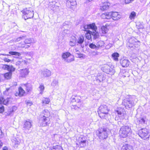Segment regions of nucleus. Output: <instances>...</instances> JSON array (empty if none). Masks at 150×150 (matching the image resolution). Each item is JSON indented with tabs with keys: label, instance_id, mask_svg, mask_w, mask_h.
<instances>
[{
	"label": "nucleus",
	"instance_id": "57",
	"mask_svg": "<svg viewBox=\"0 0 150 150\" xmlns=\"http://www.w3.org/2000/svg\"><path fill=\"white\" fill-rule=\"evenodd\" d=\"M17 109V107L16 106H13L12 108V112H15Z\"/></svg>",
	"mask_w": 150,
	"mask_h": 150
},
{
	"label": "nucleus",
	"instance_id": "34",
	"mask_svg": "<svg viewBox=\"0 0 150 150\" xmlns=\"http://www.w3.org/2000/svg\"><path fill=\"white\" fill-rule=\"evenodd\" d=\"M50 101V99L48 98H44L42 100V103L43 104H48Z\"/></svg>",
	"mask_w": 150,
	"mask_h": 150
},
{
	"label": "nucleus",
	"instance_id": "44",
	"mask_svg": "<svg viewBox=\"0 0 150 150\" xmlns=\"http://www.w3.org/2000/svg\"><path fill=\"white\" fill-rule=\"evenodd\" d=\"M74 60V56L72 57L69 58L67 59L66 62L67 63H69Z\"/></svg>",
	"mask_w": 150,
	"mask_h": 150
},
{
	"label": "nucleus",
	"instance_id": "46",
	"mask_svg": "<svg viewBox=\"0 0 150 150\" xmlns=\"http://www.w3.org/2000/svg\"><path fill=\"white\" fill-rule=\"evenodd\" d=\"M70 41L73 42L75 43H76V38L74 36H72L71 37Z\"/></svg>",
	"mask_w": 150,
	"mask_h": 150
},
{
	"label": "nucleus",
	"instance_id": "22",
	"mask_svg": "<svg viewBox=\"0 0 150 150\" xmlns=\"http://www.w3.org/2000/svg\"><path fill=\"white\" fill-rule=\"evenodd\" d=\"M147 121V119L146 117H142L139 118L137 119V122H138L139 124L142 125L145 124L146 122Z\"/></svg>",
	"mask_w": 150,
	"mask_h": 150
},
{
	"label": "nucleus",
	"instance_id": "4",
	"mask_svg": "<svg viewBox=\"0 0 150 150\" xmlns=\"http://www.w3.org/2000/svg\"><path fill=\"white\" fill-rule=\"evenodd\" d=\"M131 132V128L129 126H125L122 127L119 133L121 137L125 138L130 135Z\"/></svg>",
	"mask_w": 150,
	"mask_h": 150
},
{
	"label": "nucleus",
	"instance_id": "6",
	"mask_svg": "<svg viewBox=\"0 0 150 150\" xmlns=\"http://www.w3.org/2000/svg\"><path fill=\"white\" fill-rule=\"evenodd\" d=\"M149 130L146 128L141 129L138 131L139 135L144 140H148L149 139Z\"/></svg>",
	"mask_w": 150,
	"mask_h": 150
},
{
	"label": "nucleus",
	"instance_id": "56",
	"mask_svg": "<svg viewBox=\"0 0 150 150\" xmlns=\"http://www.w3.org/2000/svg\"><path fill=\"white\" fill-rule=\"evenodd\" d=\"M75 97H72L71 98V101L72 102H75Z\"/></svg>",
	"mask_w": 150,
	"mask_h": 150
},
{
	"label": "nucleus",
	"instance_id": "7",
	"mask_svg": "<svg viewBox=\"0 0 150 150\" xmlns=\"http://www.w3.org/2000/svg\"><path fill=\"white\" fill-rule=\"evenodd\" d=\"M97 28L95 23H92L89 24H83L81 26V29L82 30L87 31V29H90L95 30Z\"/></svg>",
	"mask_w": 150,
	"mask_h": 150
},
{
	"label": "nucleus",
	"instance_id": "11",
	"mask_svg": "<svg viewBox=\"0 0 150 150\" xmlns=\"http://www.w3.org/2000/svg\"><path fill=\"white\" fill-rule=\"evenodd\" d=\"M13 99L11 98H7L4 99L3 97L0 98V104L8 105L12 103Z\"/></svg>",
	"mask_w": 150,
	"mask_h": 150
},
{
	"label": "nucleus",
	"instance_id": "50",
	"mask_svg": "<svg viewBox=\"0 0 150 150\" xmlns=\"http://www.w3.org/2000/svg\"><path fill=\"white\" fill-rule=\"evenodd\" d=\"M4 111V107L3 105L0 106V112H3Z\"/></svg>",
	"mask_w": 150,
	"mask_h": 150
},
{
	"label": "nucleus",
	"instance_id": "59",
	"mask_svg": "<svg viewBox=\"0 0 150 150\" xmlns=\"http://www.w3.org/2000/svg\"><path fill=\"white\" fill-rule=\"evenodd\" d=\"M27 104L28 105L30 106L32 104V103L31 101H29L27 102Z\"/></svg>",
	"mask_w": 150,
	"mask_h": 150
},
{
	"label": "nucleus",
	"instance_id": "52",
	"mask_svg": "<svg viewBox=\"0 0 150 150\" xmlns=\"http://www.w3.org/2000/svg\"><path fill=\"white\" fill-rule=\"evenodd\" d=\"M71 108L72 109L78 110L79 108V107L76 105H72Z\"/></svg>",
	"mask_w": 150,
	"mask_h": 150
},
{
	"label": "nucleus",
	"instance_id": "62",
	"mask_svg": "<svg viewBox=\"0 0 150 150\" xmlns=\"http://www.w3.org/2000/svg\"><path fill=\"white\" fill-rule=\"evenodd\" d=\"M75 52H76V54H79V53H80L79 51L78 50H77L76 49H75Z\"/></svg>",
	"mask_w": 150,
	"mask_h": 150
},
{
	"label": "nucleus",
	"instance_id": "32",
	"mask_svg": "<svg viewBox=\"0 0 150 150\" xmlns=\"http://www.w3.org/2000/svg\"><path fill=\"white\" fill-rule=\"evenodd\" d=\"M9 54L11 55L17 56H20L21 55V54L20 53L14 51H10L9 52Z\"/></svg>",
	"mask_w": 150,
	"mask_h": 150
},
{
	"label": "nucleus",
	"instance_id": "49",
	"mask_svg": "<svg viewBox=\"0 0 150 150\" xmlns=\"http://www.w3.org/2000/svg\"><path fill=\"white\" fill-rule=\"evenodd\" d=\"M76 43L74 42H73L72 41H69V45L71 46H74L76 44Z\"/></svg>",
	"mask_w": 150,
	"mask_h": 150
},
{
	"label": "nucleus",
	"instance_id": "27",
	"mask_svg": "<svg viewBox=\"0 0 150 150\" xmlns=\"http://www.w3.org/2000/svg\"><path fill=\"white\" fill-rule=\"evenodd\" d=\"M23 88L22 87H20L18 88V93H19V94L20 97L22 96L25 93V91Z\"/></svg>",
	"mask_w": 150,
	"mask_h": 150
},
{
	"label": "nucleus",
	"instance_id": "21",
	"mask_svg": "<svg viewBox=\"0 0 150 150\" xmlns=\"http://www.w3.org/2000/svg\"><path fill=\"white\" fill-rule=\"evenodd\" d=\"M121 150H133V147L128 144H126L123 146Z\"/></svg>",
	"mask_w": 150,
	"mask_h": 150
},
{
	"label": "nucleus",
	"instance_id": "40",
	"mask_svg": "<svg viewBox=\"0 0 150 150\" xmlns=\"http://www.w3.org/2000/svg\"><path fill=\"white\" fill-rule=\"evenodd\" d=\"M24 38V36H22V37H20L17 38H14L13 40L15 42H18L21 40H23Z\"/></svg>",
	"mask_w": 150,
	"mask_h": 150
},
{
	"label": "nucleus",
	"instance_id": "18",
	"mask_svg": "<svg viewBox=\"0 0 150 150\" xmlns=\"http://www.w3.org/2000/svg\"><path fill=\"white\" fill-rule=\"evenodd\" d=\"M103 68L104 72L108 74L112 72H113V69L108 64L105 65Z\"/></svg>",
	"mask_w": 150,
	"mask_h": 150
},
{
	"label": "nucleus",
	"instance_id": "45",
	"mask_svg": "<svg viewBox=\"0 0 150 150\" xmlns=\"http://www.w3.org/2000/svg\"><path fill=\"white\" fill-rule=\"evenodd\" d=\"M89 46L90 48L92 49H97L96 45L93 43L90 44L89 45Z\"/></svg>",
	"mask_w": 150,
	"mask_h": 150
},
{
	"label": "nucleus",
	"instance_id": "5",
	"mask_svg": "<svg viewBox=\"0 0 150 150\" xmlns=\"http://www.w3.org/2000/svg\"><path fill=\"white\" fill-rule=\"evenodd\" d=\"M23 14V17L26 20L31 18L33 17V10L32 8H26L22 11Z\"/></svg>",
	"mask_w": 150,
	"mask_h": 150
},
{
	"label": "nucleus",
	"instance_id": "54",
	"mask_svg": "<svg viewBox=\"0 0 150 150\" xmlns=\"http://www.w3.org/2000/svg\"><path fill=\"white\" fill-rule=\"evenodd\" d=\"M96 30L97 29L95 30H94V31L93 32L91 31V35H92L93 36H94L96 34V33H97L96 32Z\"/></svg>",
	"mask_w": 150,
	"mask_h": 150
},
{
	"label": "nucleus",
	"instance_id": "61",
	"mask_svg": "<svg viewBox=\"0 0 150 150\" xmlns=\"http://www.w3.org/2000/svg\"><path fill=\"white\" fill-rule=\"evenodd\" d=\"M83 57V54L80 53H79L77 54V57L81 58Z\"/></svg>",
	"mask_w": 150,
	"mask_h": 150
},
{
	"label": "nucleus",
	"instance_id": "25",
	"mask_svg": "<svg viewBox=\"0 0 150 150\" xmlns=\"http://www.w3.org/2000/svg\"><path fill=\"white\" fill-rule=\"evenodd\" d=\"M51 150H63L62 147L59 145L53 146Z\"/></svg>",
	"mask_w": 150,
	"mask_h": 150
},
{
	"label": "nucleus",
	"instance_id": "36",
	"mask_svg": "<svg viewBox=\"0 0 150 150\" xmlns=\"http://www.w3.org/2000/svg\"><path fill=\"white\" fill-rule=\"evenodd\" d=\"M12 142L15 145L18 144L20 143L19 141L18 140V139L16 138H13L11 140Z\"/></svg>",
	"mask_w": 150,
	"mask_h": 150
},
{
	"label": "nucleus",
	"instance_id": "55",
	"mask_svg": "<svg viewBox=\"0 0 150 150\" xmlns=\"http://www.w3.org/2000/svg\"><path fill=\"white\" fill-rule=\"evenodd\" d=\"M84 140H86L85 139V138L83 137H80L79 138V140L80 142L82 141H84Z\"/></svg>",
	"mask_w": 150,
	"mask_h": 150
},
{
	"label": "nucleus",
	"instance_id": "2",
	"mask_svg": "<svg viewBox=\"0 0 150 150\" xmlns=\"http://www.w3.org/2000/svg\"><path fill=\"white\" fill-rule=\"evenodd\" d=\"M42 113L41 115L40 123V126H46L50 124V113Z\"/></svg>",
	"mask_w": 150,
	"mask_h": 150
},
{
	"label": "nucleus",
	"instance_id": "60",
	"mask_svg": "<svg viewBox=\"0 0 150 150\" xmlns=\"http://www.w3.org/2000/svg\"><path fill=\"white\" fill-rule=\"evenodd\" d=\"M3 136V133L1 130V128L0 127V138H1Z\"/></svg>",
	"mask_w": 150,
	"mask_h": 150
},
{
	"label": "nucleus",
	"instance_id": "20",
	"mask_svg": "<svg viewBox=\"0 0 150 150\" xmlns=\"http://www.w3.org/2000/svg\"><path fill=\"white\" fill-rule=\"evenodd\" d=\"M27 62L25 60L22 59L20 61H17L15 63L16 65L19 66V67H22L25 65H26Z\"/></svg>",
	"mask_w": 150,
	"mask_h": 150
},
{
	"label": "nucleus",
	"instance_id": "48",
	"mask_svg": "<svg viewBox=\"0 0 150 150\" xmlns=\"http://www.w3.org/2000/svg\"><path fill=\"white\" fill-rule=\"evenodd\" d=\"M3 60L5 62H10L11 61L10 59H8L6 57L4 58L3 59Z\"/></svg>",
	"mask_w": 150,
	"mask_h": 150
},
{
	"label": "nucleus",
	"instance_id": "53",
	"mask_svg": "<svg viewBox=\"0 0 150 150\" xmlns=\"http://www.w3.org/2000/svg\"><path fill=\"white\" fill-rule=\"evenodd\" d=\"M134 0H125V2L126 4H128L130 3H131Z\"/></svg>",
	"mask_w": 150,
	"mask_h": 150
},
{
	"label": "nucleus",
	"instance_id": "39",
	"mask_svg": "<svg viewBox=\"0 0 150 150\" xmlns=\"http://www.w3.org/2000/svg\"><path fill=\"white\" fill-rule=\"evenodd\" d=\"M86 140H84L80 142H79V145L81 147H83L86 145Z\"/></svg>",
	"mask_w": 150,
	"mask_h": 150
},
{
	"label": "nucleus",
	"instance_id": "29",
	"mask_svg": "<svg viewBox=\"0 0 150 150\" xmlns=\"http://www.w3.org/2000/svg\"><path fill=\"white\" fill-rule=\"evenodd\" d=\"M99 117L102 119L106 118L107 117L108 113H98Z\"/></svg>",
	"mask_w": 150,
	"mask_h": 150
},
{
	"label": "nucleus",
	"instance_id": "43",
	"mask_svg": "<svg viewBox=\"0 0 150 150\" xmlns=\"http://www.w3.org/2000/svg\"><path fill=\"white\" fill-rule=\"evenodd\" d=\"M106 19H109L111 18H112V12H110L106 13Z\"/></svg>",
	"mask_w": 150,
	"mask_h": 150
},
{
	"label": "nucleus",
	"instance_id": "8",
	"mask_svg": "<svg viewBox=\"0 0 150 150\" xmlns=\"http://www.w3.org/2000/svg\"><path fill=\"white\" fill-rule=\"evenodd\" d=\"M32 121L30 119H27L24 121L23 128L25 130H29L31 128Z\"/></svg>",
	"mask_w": 150,
	"mask_h": 150
},
{
	"label": "nucleus",
	"instance_id": "47",
	"mask_svg": "<svg viewBox=\"0 0 150 150\" xmlns=\"http://www.w3.org/2000/svg\"><path fill=\"white\" fill-rule=\"evenodd\" d=\"M75 102L77 103H79L80 102L81 97L79 96H75Z\"/></svg>",
	"mask_w": 150,
	"mask_h": 150
},
{
	"label": "nucleus",
	"instance_id": "17",
	"mask_svg": "<svg viewBox=\"0 0 150 150\" xmlns=\"http://www.w3.org/2000/svg\"><path fill=\"white\" fill-rule=\"evenodd\" d=\"M106 110L107 112L110 111V109H108V107L106 105H101L98 108V112H106Z\"/></svg>",
	"mask_w": 150,
	"mask_h": 150
},
{
	"label": "nucleus",
	"instance_id": "24",
	"mask_svg": "<svg viewBox=\"0 0 150 150\" xmlns=\"http://www.w3.org/2000/svg\"><path fill=\"white\" fill-rule=\"evenodd\" d=\"M14 71H9L8 72L5 73L4 74V77L6 79H10L12 75V72Z\"/></svg>",
	"mask_w": 150,
	"mask_h": 150
},
{
	"label": "nucleus",
	"instance_id": "63",
	"mask_svg": "<svg viewBox=\"0 0 150 150\" xmlns=\"http://www.w3.org/2000/svg\"><path fill=\"white\" fill-rule=\"evenodd\" d=\"M96 80L97 81H98L100 82L101 81H103V79H99L98 78L96 79Z\"/></svg>",
	"mask_w": 150,
	"mask_h": 150
},
{
	"label": "nucleus",
	"instance_id": "14",
	"mask_svg": "<svg viewBox=\"0 0 150 150\" xmlns=\"http://www.w3.org/2000/svg\"><path fill=\"white\" fill-rule=\"evenodd\" d=\"M22 87L25 89L27 92H30L32 89V85L30 83H27L22 85Z\"/></svg>",
	"mask_w": 150,
	"mask_h": 150
},
{
	"label": "nucleus",
	"instance_id": "51",
	"mask_svg": "<svg viewBox=\"0 0 150 150\" xmlns=\"http://www.w3.org/2000/svg\"><path fill=\"white\" fill-rule=\"evenodd\" d=\"M101 17L103 18L106 19V13L102 14L101 15Z\"/></svg>",
	"mask_w": 150,
	"mask_h": 150
},
{
	"label": "nucleus",
	"instance_id": "16",
	"mask_svg": "<svg viewBox=\"0 0 150 150\" xmlns=\"http://www.w3.org/2000/svg\"><path fill=\"white\" fill-rule=\"evenodd\" d=\"M112 12V18L114 20H117L121 18V15L118 12Z\"/></svg>",
	"mask_w": 150,
	"mask_h": 150
},
{
	"label": "nucleus",
	"instance_id": "28",
	"mask_svg": "<svg viewBox=\"0 0 150 150\" xmlns=\"http://www.w3.org/2000/svg\"><path fill=\"white\" fill-rule=\"evenodd\" d=\"M101 30L103 34H105L108 32V29L105 26H103L101 28Z\"/></svg>",
	"mask_w": 150,
	"mask_h": 150
},
{
	"label": "nucleus",
	"instance_id": "31",
	"mask_svg": "<svg viewBox=\"0 0 150 150\" xmlns=\"http://www.w3.org/2000/svg\"><path fill=\"white\" fill-rule=\"evenodd\" d=\"M86 37L88 40H90L91 39V31L88 30L87 31L85 35Z\"/></svg>",
	"mask_w": 150,
	"mask_h": 150
},
{
	"label": "nucleus",
	"instance_id": "19",
	"mask_svg": "<svg viewBox=\"0 0 150 150\" xmlns=\"http://www.w3.org/2000/svg\"><path fill=\"white\" fill-rule=\"evenodd\" d=\"M84 41V37L82 36H81L76 40V43L77 44V45H80L82 47H84V45H82V44L83 42Z\"/></svg>",
	"mask_w": 150,
	"mask_h": 150
},
{
	"label": "nucleus",
	"instance_id": "3",
	"mask_svg": "<svg viewBox=\"0 0 150 150\" xmlns=\"http://www.w3.org/2000/svg\"><path fill=\"white\" fill-rule=\"evenodd\" d=\"M108 133L107 128H99L96 132V135L101 140L106 139L108 137Z\"/></svg>",
	"mask_w": 150,
	"mask_h": 150
},
{
	"label": "nucleus",
	"instance_id": "1",
	"mask_svg": "<svg viewBox=\"0 0 150 150\" xmlns=\"http://www.w3.org/2000/svg\"><path fill=\"white\" fill-rule=\"evenodd\" d=\"M136 99L134 96H129L123 100V104L126 108H130L134 105Z\"/></svg>",
	"mask_w": 150,
	"mask_h": 150
},
{
	"label": "nucleus",
	"instance_id": "9",
	"mask_svg": "<svg viewBox=\"0 0 150 150\" xmlns=\"http://www.w3.org/2000/svg\"><path fill=\"white\" fill-rule=\"evenodd\" d=\"M0 68L8 71H15V68L11 65L2 64L0 66Z\"/></svg>",
	"mask_w": 150,
	"mask_h": 150
},
{
	"label": "nucleus",
	"instance_id": "35",
	"mask_svg": "<svg viewBox=\"0 0 150 150\" xmlns=\"http://www.w3.org/2000/svg\"><path fill=\"white\" fill-rule=\"evenodd\" d=\"M103 44V42L102 41H99L96 44L97 50L99 49L100 47H101Z\"/></svg>",
	"mask_w": 150,
	"mask_h": 150
},
{
	"label": "nucleus",
	"instance_id": "12",
	"mask_svg": "<svg viewBox=\"0 0 150 150\" xmlns=\"http://www.w3.org/2000/svg\"><path fill=\"white\" fill-rule=\"evenodd\" d=\"M102 3L103 4L100 6V9L102 11H105L108 9L110 5V3L105 0L102 1Z\"/></svg>",
	"mask_w": 150,
	"mask_h": 150
},
{
	"label": "nucleus",
	"instance_id": "33",
	"mask_svg": "<svg viewBox=\"0 0 150 150\" xmlns=\"http://www.w3.org/2000/svg\"><path fill=\"white\" fill-rule=\"evenodd\" d=\"M33 41V39L30 38L25 39L24 41V42L25 44H30Z\"/></svg>",
	"mask_w": 150,
	"mask_h": 150
},
{
	"label": "nucleus",
	"instance_id": "26",
	"mask_svg": "<svg viewBox=\"0 0 150 150\" xmlns=\"http://www.w3.org/2000/svg\"><path fill=\"white\" fill-rule=\"evenodd\" d=\"M112 57L113 59L115 61L118 60V57H119V54L117 52H115L112 54Z\"/></svg>",
	"mask_w": 150,
	"mask_h": 150
},
{
	"label": "nucleus",
	"instance_id": "42",
	"mask_svg": "<svg viewBox=\"0 0 150 150\" xmlns=\"http://www.w3.org/2000/svg\"><path fill=\"white\" fill-rule=\"evenodd\" d=\"M136 38H134V37L131 38H130L129 40V42L131 43V44H133L134 42H136Z\"/></svg>",
	"mask_w": 150,
	"mask_h": 150
},
{
	"label": "nucleus",
	"instance_id": "10",
	"mask_svg": "<svg viewBox=\"0 0 150 150\" xmlns=\"http://www.w3.org/2000/svg\"><path fill=\"white\" fill-rule=\"evenodd\" d=\"M40 73V76L42 78L49 77L51 74V71L47 69L41 70Z\"/></svg>",
	"mask_w": 150,
	"mask_h": 150
},
{
	"label": "nucleus",
	"instance_id": "37",
	"mask_svg": "<svg viewBox=\"0 0 150 150\" xmlns=\"http://www.w3.org/2000/svg\"><path fill=\"white\" fill-rule=\"evenodd\" d=\"M38 88L40 91V93L41 94H42L45 89V87L44 85L43 84L40 85Z\"/></svg>",
	"mask_w": 150,
	"mask_h": 150
},
{
	"label": "nucleus",
	"instance_id": "23",
	"mask_svg": "<svg viewBox=\"0 0 150 150\" xmlns=\"http://www.w3.org/2000/svg\"><path fill=\"white\" fill-rule=\"evenodd\" d=\"M71 54L68 52H66L63 53L62 54V57L64 59V61H66L67 59L70 55Z\"/></svg>",
	"mask_w": 150,
	"mask_h": 150
},
{
	"label": "nucleus",
	"instance_id": "15",
	"mask_svg": "<svg viewBox=\"0 0 150 150\" xmlns=\"http://www.w3.org/2000/svg\"><path fill=\"white\" fill-rule=\"evenodd\" d=\"M120 63L123 67H126L129 66L130 62L127 59H122L120 60Z\"/></svg>",
	"mask_w": 150,
	"mask_h": 150
},
{
	"label": "nucleus",
	"instance_id": "38",
	"mask_svg": "<svg viewBox=\"0 0 150 150\" xmlns=\"http://www.w3.org/2000/svg\"><path fill=\"white\" fill-rule=\"evenodd\" d=\"M11 90L10 88H7L6 90L4 92V94L5 95H8L9 93L11 92Z\"/></svg>",
	"mask_w": 150,
	"mask_h": 150
},
{
	"label": "nucleus",
	"instance_id": "41",
	"mask_svg": "<svg viewBox=\"0 0 150 150\" xmlns=\"http://www.w3.org/2000/svg\"><path fill=\"white\" fill-rule=\"evenodd\" d=\"M58 82L57 80H54L51 83L52 86L55 87L56 86H58Z\"/></svg>",
	"mask_w": 150,
	"mask_h": 150
},
{
	"label": "nucleus",
	"instance_id": "13",
	"mask_svg": "<svg viewBox=\"0 0 150 150\" xmlns=\"http://www.w3.org/2000/svg\"><path fill=\"white\" fill-rule=\"evenodd\" d=\"M29 72V69L27 68L20 70V76L22 77H25Z\"/></svg>",
	"mask_w": 150,
	"mask_h": 150
},
{
	"label": "nucleus",
	"instance_id": "64",
	"mask_svg": "<svg viewBox=\"0 0 150 150\" xmlns=\"http://www.w3.org/2000/svg\"><path fill=\"white\" fill-rule=\"evenodd\" d=\"M92 53H93V55H97L98 54L96 52H93Z\"/></svg>",
	"mask_w": 150,
	"mask_h": 150
},
{
	"label": "nucleus",
	"instance_id": "30",
	"mask_svg": "<svg viewBox=\"0 0 150 150\" xmlns=\"http://www.w3.org/2000/svg\"><path fill=\"white\" fill-rule=\"evenodd\" d=\"M136 13L134 11H132L130 13L129 18L131 20L134 19L136 16Z\"/></svg>",
	"mask_w": 150,
	"mask_h": 150
},
{
	"label": "nucleus",
	"instance_id": "58",
	"mask_svg": "<svg viewBox=\"0 0 150 150\" xmlns=\"http://www.w3.org/2000/svg\"><path fill=\"white\" fill-rule=\"evenodd\" d=\"M98 33H97L96 34L93 36V38L94 39H96L97 38H98Z\"/></svg>",
	"mask_w": 150,
	"mask_h": 150
}]
</instances>
